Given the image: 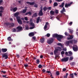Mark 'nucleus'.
I'll use <instances>...</instances> for the list:
<instances>
[{
  "label": "nucleus",
  "instance_id": "e2e57ef3",
  "mask_svg": "<svg viewBox=\"0 0 78 78\" xmlns=\"http://www.w3.org/2000/svg\"><path fill=\"white\" fill-rule=\"evenodd\" d=\"M16 56H17V58H19V57H20V55L19 54H16Z\"/></svg>",
  "mask_w": 78,
  "mask_h": 78
},
{
  "label": "nucleus",
  "instance_id": "49530a36",
  "mask_svg": "<svg viewBox=\"0 0 78 78\" xmlns=\"http://www.w3.org/2000/svg\"><path fill=\"white\" fill-rule=\"evenodd\" d=\"M38 67L39 68V69H41V68H42V65L40 64L38 65Z\"/></svg>",
  "mask_w": 78,
  "mask_h": 78
},
{
  "label": "nucleus",
  "instance_id": "864d4df0",
  "mask_svg": "<svg viewBox=\"0 0 78 78\" xmlns=\"http://www.w3.org/2000/svg\"><path fill=\"white\" fill-rule=\"evenodd\" d=\"M24 67H25L26 68L28 67V65L27 64V65L24 64Z\"/></svg>",
  "mask_w": 78,
  "mask_h": 78
},
{
  "label": "nucleus",
  "instance_id": "f704fd0d",
  "mask_svg": "<svg viewBox=\"0 0 78 78\" xmlns=\"http://www.w3.org/2000/svg\"><path fill=\"white\" fill-rule=\"evenodd\" d=\"M56 74L57 76H58V75H59V71H57L56 72Z\"/></svg>",
  "mask_w": 78,
  "mask_h": 78
},
{
  "label": "nucleus",
  "instance_id": "7c9ffc66",
  "mask_svg": "<svg viewBox=\"0 0 78 78\" xmlns=\"http://www.w3.org/2000/svg\"><path fill=\"white\" fill-rule=\"evenodd\" d=\"M17 10V8L15 7L13 9V12H16Z\"/></svg>",
  "mask_w": 78,
  "mask_h": 78
},
{
  "label": "nucleus",
  "instance_id": "f257e3e1",
  "mask_svg": "<svg viewBox=\"0 0 78 78\" xmlns=\"http://www.w3.org/2000/svg\"><path fill=\"white\" fill-rule=\"evenodd\" d=\"M52 37H56L58 41H61V39L64 38V36L62 35H58L57 34H55L52 35Z\"/></svg>",
  "mask_w": 78,
  "mask_h": 78
},
{
  "label": "nucleus",
  "instance_id": "338daca9",
  "mask_svg": "<svg viewBox=\"0 0 78 78\" xmlns=\"http://www.w3.org/2000/svg\"><path fill=\"white\" fill-rule=\"evenodd\" d=\"M65 55H66V56L67 55H68V52H67V51L65 53Z\"/></svg>",
  "mask_w": 78,
  "mask_h": 78
},
{
  "label": "nucleus",
  "instance_id": "b1692460",
  "mask_svg": "<svg viewBox=\"0 0 78 78\" xmlns=\"http://www.w3.org/2000/svg\"><path fill=\"white\" fill-rule=\"evenodd\" d=\"M70 77L72 78H74V75H73V73H72L69 75Z\"/></svg>",
  "mask_w": 78,
  "mask_h": 78
},
{
  "label": "nucleus",
  "instance_id": "a18cd8bd",
  "mask_svg": "<svg viewBox=\"0 0 78 78\" xmlns=\"http://www.w3.org/2000/svg\"><path fill=\"white\" fill-rule=\"evenodd\" d=\"M55 14H58L59 13L57 9H56L55 11Z\"/></svg>",
  "mask_w": 78,
  "mask_h": 78
},
{
  "label": "nucleus",
  "instance_id": "ea45409f",
  "mask_svg": "<svg viewBox=\"0 0 78 78\" xmlns=\"http://www.w3.org/2000/svg\"><path fill=\"white\" fill-rule=\"evenodd\" d=\"M47 28V26H45V25L44 27V30H45V31H47V30H46V29Z\"/></svg>",
  "mask_w": 78,
  "mask_h": 78
},
{
  "label": "nucleus",
  "instance_id": "2eb2a0df",
  "mask_svg": "<svg viewBox=\"0 0 78 78\" xmlns=\"http://www.w3.org/2000/svg\"><path fill=\"white\" fill-rule=\"evenodd\" d=\"M19 12H16L14 14V16H15L16 17H18V16L19 15Z\"/></svg>",
  "mask_w": 78,
  "mask_h": 78
},
{
  "label": "nucleus",
  "instance_id": "de8ad7c7",
  "mask_svg": "<svg viewBox=\"0 0 78 78\" xmlns=\"http://www.w3.org/2000/svg\"><path fill=\"white\" fill-rule=\"evenodd\" d=\"M71 41H73V42H74V44H76L78 42L77 41V40H71Z\"/></svg>",
  "mask_w": 78,
  "mask_h": 78
},
{
  "label": "nucleus",
  "instance_id": "603ef678",
  "mask_svg": "<svg viewBox=\"0 0 78 78\" xmlns=\"http://www.w3.org/2000/svg\"><path fill=\"white\" fill-rule=\"evenodd\" d=\"M40 9L41 10L40 11H42L43 10V7H42V6H41L40 7Z\"/></svg>",
  "mask_w": 78,
  "mask_h": 78
},
{
  "label": "nucleus",
  "instance_id": "ddd939ff",
  "mask_svg": "<svg viewBox=\"0 0 78 78\" xmlns=\"http://www.w3.org/2000/svg\"><path fill=\"white\" fill-rule=\"evenodd\" d=\"M1 50L3 53H5L7 51V49L6 48H2Z\"/></svg>",
  "mask_w": 78,
  "mask_h": 78
},
{
  "label": "nucleus",
  "instance_id": "c85d7f7f",
  "mask_svg": "<svg viewBox=\"0 0 78 78\" xmlns=\"http://www.w3.org/2000/svg\"><path fill=\"white\" fill-rule=\"evenodd\" d=\"M12 32H13L16 33V31H17V30H16V29L15 28H13L12 29Z\"/></svg>",
  "mask_w": 78,
  "mask_h": 78
},
{
  "label": "nucleus",
  "instance_id": "e433bc0d",
  "mask_svg": "<svg viewBox=\"0 0 78 78\" xmlns=\"http://www.w3.org/2000/svg\"><path fill=\"white\" fill-rule=\"evenodd\" d=\"M16 17L17 20V21L19 20H20V16H18Z\"/></svg>",
  "mask_w": 78,
  "mask_h": 78
},
{
  "label": "nucleus",
  "instance_id": "6e6d98bb",
  "mask_svg": "<svg viewBox=\"0 0 78 78\" xmlns=\"http://www.w3.org/2000/svg\"><path fill=\"white\" fill-rule=\"evenodd\" d=\"M24 20H28V18L27 17H24Z\"/></svg>",
  "mask_w": 78,
  "mask_h": 78
},
{
  "label": "nucleus",
  "instance_id": "72a5a7b5",
  "mask_svg": "<svg viewBox=\"0 0 78 78\" xmlns=\"http://www.w3.org/2000/svg\"><path fill=\"white\" fill-rule=\"evenodd\" d=\"M43 9L44 11H46L47 10V8L46 7H44L43 8Z\"/></svg>",
  "mask_w": 78,
  "mask_h": 78
},
{
  "label": "nucleus",
  "instance_id": "c9c22d12",
  "mask_svg": "<svg viewBox=\"0 0 78 78\" xmlns=\"http://www.w3.org/2000/svg\"><path fill=\"white\" fill-rule=\"evenodd\" d=\"M73 59V57L72 56L69 58V61H72Z\"/></svg>",
  "mask_w": 78,
  "mask_h": 78
},
{
  "label": "nucleus",
  "instance_id": "9d476101",
  "mask_svg": "<svg viewBox=\"0 0 78 78\" xmlns=\"http://www.w3.org/2000/svg\"><path fill=\"white\" fill-rule=\"evenodd\" d=\"M72 4H73V2H71L70 3L68 4H66L65 5V7L68 8V7L70 6L71 5H72Z\"/></svg>",
  "mask_w": 78,
  "mask_h": 78
},
{
  "label": "nucleus",
  "instance_id": "0e129e2a",
  "mask_svg": "<svg viewBox=\"0 0 78 78\" xmlns=\"http://www.w3.org/2000/svg\"><path fill=\"white\" fill-rule=\"evenodd\" d=\"M69 37L71 39H72L73 38V37L72 36H70Z\"/></svg>",
  "mask_w": 78,
  "mask_h": 78
},
{
  "label": "nucleus",
  "instance_id": "bf43d9fd",
  "mask_svg": "<svg viewBox=\"0 0 78 78\" xmlns=\"http://www.w3.org/2000/svg\"><path fill=\"white\" fill-rule=\"evenodd\" d=\"M28 14H29V15H31V14H32V13L31 12H28Z\"/></svg>",
  "mask_w": 78,
  "mask_h": 78
},
{
  "label": "nucleus",
  "instance_id": "3c124183",
  "mask_svg": "<svg viewBox=\"0 0 78 78\" xmlns=\"http://www.w3.org/2000/svg\"><path fill=\"white\" fill-rule=\"evenodd\" d=\"M65 35L66 36H69V34H68L67 32H65Z\"/></svg>",
  "mask_w": 78,
  "mask_h": 78
},
{
  "label": "nucleus",
  "instance_id": "6ab92c4d",
  "mask_svg": "<svg viewBox=\"0 0 78 78\" xmlns=\"http://www.w3.org/2000/svg\"><path fill=\"white\" fill-rule=\"evenodd\" d=\"M29 36H34V34L33 32H31L29 34Z\"/></svg>",
  "mask_w": 78,
  "mask_h": 78
},
{
  "label": "nucleus",
  "instance_id": "39448f33",
  "mask_svg": "<svg viewBox=\"0 0 78 78\" xmlns=\"http://www.w3.org/2000/svg\"><path fill=\"white\" fill-rule=\"evenodd\" d=\"M69 60V57H66L62 59L61 61L62 62H67Z\"/></svg>",
  "mask_w": 78,
  "mask_h": 78
},
{
  "label": "nucleus",
  "instance_id": "c03bdc74",
  "mask_svg": "<svg viewBox=\"0 0 78 78\" xmlns=\"http://www.w3.org/2000/svg\"><path fill=\"white\" fill-rule=\"evenodd\" d=\"M68 53L69 54V55H73V53H72V52L71 51H68Z\"/></svg>",
  "mask_w": 78,
  "mask_h": 78
},
{
  "label": "nucleus",
  "instance_id": "2f4dec72",
  "mask_svg": "<svg viewBox=\"0 0 78 78\" xmlns=\"http://www.w3.org/2000/svg\"><path fill=\"white\" fill-rule=\"evenodd\" d=\"M37 16V13H35L33 15V17H36Z\"/></svg>",
  "mask_w": 78,
  "mask_h": 78
},
{
  "label": "nucleus",
  "instance_id": "aec40b11",
  "mask_svg": "<svg viewBox=\"0 0 78 78\" xmlns=\"http://www.w3.org/2000/svg\"><path fill=\"white\" fill-rule=\"evenodd\" d=\"M45 41V38H42L40 39V42L41 43H44Z\"/></svg>",
  "mask_w": 78,
  "mask_h": 78
},
{
  "label": "nucleus",
  "instance_id": "20e7f679",
  "mask_svg": "<svg viewBox=\"0 0 78 78\" xmlns=\"http://www.w3.org/2000/svg\"><path fill=\"white\" fill-rule=\"evenodd\" d=\"M0 16L2 17V12H3V10H4V8L3 7L1 6L0 7Z\"/></svg>",
  "mask_w": 78,
  "mask_h": 78
},
{
  "label": "nucleus",
  "instance_id": "a878e982",
  "mask_svg": "<svg viewBox=\"0 0 78 78\" xmlns=\"http://www.w3.org/2000/svg\"><path fill=\"white\" fill-rule=\"evenodd\" d=\"M70 65H71V66H74V65H75V62H73L70 63Z\"/></svg>",
  "mask_w": 78,
  "mask_h": 78
},
{
  "label": "nucleus",
  "instance_id": "a19ab883",
  "mask_svg": "<svg viewBox=\"0 0 78 78\" xmlns=\"http://www.w3.org/2000/svg\"><path fill=\"white\" fill-rule=\"evenodd\" d=\"M69 32L70 34H72L73 33V30H69Z\"/></svg>",
  "mask_w": 78,
  "mask_h": 78
},
{
  "label": "nucleus",
  "instance_id": "9b49d317",
  "mask_svg": "<svg viewBox=\"0 0 78 78\" xmlns=\"http://www.w3.org/2000/svg\"><path fill=\"white\" fill-rule=\"evenodd\" d=\"M26 3H27V4H30V5L32 6V5H34L35 3L34 2H26Z\"/></svg>",
  "mask_w": 78,
  "mask_h": 78
},
{
  "label": "nucleus",
  "instance_id": "37998d69",
  "mask_svg": "<svg viewBox=\"0 0 78 78\" xmlns=\"http://www.w3.org/2000/svg\"><path fill=\"white\" fill-rule=\"evenodd\" d=\"M45 36H47V37H50V34H46V36L45 35Z\"/></svg>",
  "mask_w": 78,
  "mask_h": 78
},
{
  "label": "nucleus",
  "instance_id": "8fccbe9b",
  "mask_svg": "<svg viewBox=\"0 0 78 78\" xmlns=\"http://www.w3.org/2000/svg\"><path fill=\"white\" fill-rule=\"evenodd\" d=\"M34 27L32 26V27H30V30H32L33 29H34Z\"/></svg>",
  "mask_w": 78,
  "mask_h": 78
},
{
  "label": "nucleus",
  "instance_id": "c756f323",
  "mask_svg": "<svg viewBox=\"0 0 78 78\" xmlns=\"http://www.w3.org/2000/svg\"><path fill=\"white\" fill-rule=\"evenodd\" d=\"M10 23H4V25H6V26H8L9 25Z\"/></svg>",
  "mask_w": 78,
  "mask_h": 78
},
{
  "label": "nucleus",
  "instance_id": "5701e85b",
  "mask_svg": "<svg viewBox=\"0 0 78 78\" xmlns=\"http://www.w3.org/2000/svg\"><path fill=\"white\" fill-rule=\"evenodd\" d=\"M57 45L58 46H60L61 47H62V48H63V45H62V44L61 43H58L57 44Z\"/></svg>",
  "mask_w": 78,
  "mask_h": 78
},
{
  "label": "nucleus",
  "instance_id": "0eeeda50",
  "mask_svg": "<svg viewBox=\"0 0 78 78\" xmlns=\"http://www.w3.org/2000/svg\"><path fill=\"white\" fill-rule=\"evenodd\" d=\"M73 40H69L68 41H66V44L67 45H69V44H73Z\"/></svg>",
  "mask_w": 78,
  "mask_h": 78
},
{
  "label": "nucleus",
  "instance_id": "58836bf2",
  "mask_svg": "<svg viewBox=\"0 0 78 78\" xmlns=\"http://www.w3.org/2000/svg\"><path fill=\"white\" fill-rule=\"evenodd\" d=\"M39 62H40V60H39V59H37V62H36L37 64H39Z\"/></svg>",
  "mask_w": 78,
  "mask_h": 78
},
{
  "label": "nucleus",
  "instance_id": "5fc2aeb1",
  "mask_svg": "<svg viewBox=\"0 0 78 78\" xmlns=\"http://www.w3.org/2000/svg\"><path fill=\"white\" fill-rule=\"evenodd\" d=\"M55 55V59H56V58L58 57V54H56V55Z\"/></svg>",
  "mask_w": 78,
  "mask_h": 78
},
{
  "label": "nucleus",
  "instance_id": "13d9d810",
  "mask_svg": "<svg viewBox=\"0 0 78 78\" xmlns=\"http://www.w3.org/2000/svg\"><path fill=\"white\" fill-rule=\"evenodd\" d=\"M25 60L26 61H29V59L27 57Z\"/></svg>",
  "mask_w": 78,
  "mask_h": 78
},
{
  "label": "nucleus",
  "instance_id": "f03ea898",
  "mask_svg": "<svg viewBox=\"0 0 78 78\" xmlns=\"http://www.w3.org/2000/svg\"><path fill=\"white\" fill-rule=\"evenodd\" d=\"M54 41V39L53 38H51L47 41V43L49 44H52L53 42Z\"/></svg>",
  "mask_w": 78,
  "mask_h": 78
},
{
  "label": "nucleus",
  "instance_id": "4c0bfd02",
  "mask_svg": "<svg viewBox=\"0 0 78 78\" xmlns=\"http://www.w3.org/2000/svg\"><path fill=\"white\" fill-rule=\"evenodd\" d=\"M57 48H58V51H61L62 50V48L61 47H57Z\"/></svg>",
  "mask_w": 78,
  "mask_h": 78
},
{
  "label": "nucleus",
  "instance_id": "052dcab7",
  "mask_svg": "<svg viewBox=\"0 0 78 78\" xmlns=\"http://www.w3.org/2000/svg\"><path fill=\"white\" fill-rule=\"evenodd\" d=\"M51 7H48V9H49V10H51Z\"/></svg>",
  "mask_w": 78,
  "mask_h": 78
},
{
  "label": "nucleus",
  "instance_id": "4468645a",
  "mask_svg": "<svg viewBox=\"0 0 78 78\" xmlns=\"http://www.w3.org/2000/svg\"><path fill=\"white\" fill-rule=\"evenodd\" d=\"M38 16H43V12H42V11H40L38 13Z\"/></svg>",
  "mask_w": 78,
  "mask_h": 78
},
{
  "label": "nucleus",
  "instance_id": "bb28decb",
  "mask_svg": "<svg viewBox=\"0 0 78 78\" xmlns=\"http://www.w3.org/2000/svg\"><path fill=\"white\" fill-rule=\"evenodd\" d=\"M7 40L8 41H12V40L11 39V37H9L7 38Z\"/></svg>",
  "mask_w": 78,
  "mask_h": 78
},
{
  "label": "nucleus",
  "instance_id": "a211bd4d",
  "mask_svg": "<svg viewBox=\"0 0 78 78\" xmlns=\"http://www.w3.org/2000/svg\"><path fill=\"white\" fill-rule=\"evenodd\" d=\"M41 19V17H38L37 19L36 23H38L39 22L40 19Z\"/></svg>",
  "mask_w": 78,
  "mask_h": 78
},
{
  "label": "nucleus",
  "instance_id": "cd10ccee",
  "mask_svg": "<svg viewBox=\"0 0 78 78\" xmlns=\"http://www.w3.org/2000/svg\"><path fill=\"white\" fill-rule=\"evenodd\" d=\"M64 6V2H63L62 3L61 5H59V7H60V8H63Z\"/></svg>",
  "mask_w": 78,
  "mask_h": 78
},
{
  "label": "nucleus",
  "instance_id": "393cba45",
  "mask_svg": "<svg viewBox=\"0 0 78 78\" xmlns=\"http://www.w3.org/2000/svg\"><path fill=\"white\" fill-rule=\"evenodd\" d=\"M30 24L31 27H34L35 26V24L34 23H33V22L30 23Z\"/></svg>",
  "mask_w": 78,
  "mask_h": 78
},
{
  "label": "nucleus",
  "instance_id": "4be33fe9",
  "mask_svg": "<svg viewBox=\"0 0 78 78\" xmlns=\"http://www.w3.org/2000/svg\"><path fill=\"white\" fill-rule=\"evenodd\" d=\"M17 22L19 23V24H20V25H22V22L21 20H17Z\"/></svg>",
  "mask_w": 78,
  "mask_h": 78
},
{
  "label": "nucleus",
  "instance_id": "09e8293b",
  "mask_svg": "<svg viewBox=\"0 0 78 78\" xmlns=\"http://www.w3.org/2000/svg\"><path fill=\"white\" fill-rule=\"evenodd\" d=\"M61 53L62 55H64V53H65V52L64 51H62L61 52Z\"/></svg>",
  "mask_w": 78,
  "mask_h": 78
},
{
  "label": "nucleus",
  "instance_id": "f8f14e48",
  "mask_svg": "<svg viewBox=\"0 0 78 78\" xmlns=\"http://www.w3.org/2000/svg\"><path fill=\"white\" fill-rule=\"evenodd\" d=\"M9 25H11V26H9V27H8L9 28H11V27H14V23H10Z\"/></svg>",
  "mask_w": 78,
  "mask_h": 78
},
{
  "label": "nucleus",
  "instance_id": "7ed1b4c3",
  "mask_svg": "<svg viewBox=\"0 0 78 78\" xmlns=\"http://www.w3.org/2000/svg\"><path fill=\"white\" fill-rule=\"evenodd\" d=\"M73 49L74 51H78V46L76 45H74L73 46Z\"/></svg>",
  "mask_w": 78,
  "mask_h": 78
},
{
  "label": "nucleus",
  "instance_id": "6e6552de",
  "mask_svg": "<svg viewBox=\"0 0 78 78\" xmlns=\"http://www.w3.org/2000/svg\"><path fill=\"white\" fill-rule=\"evenodd\" d=\"M2 58H5V59H7L8 58V56L6 53L3 54L2 55Z\"/></svg>",
  "mask_w": 78,
  "mask_h": 78
},
{
  "label": "nucleus",
  "instance_id": "dca6fc26",
  "mask_svg": "<svg viewBox=\"0 0 78 78\" xmlns=\"http://www.w3.org/2000/svg\"><path fill=\"white\" fill-rule=\"evenodd\" d=\"M47 73H50V74H51L50 75V76H51V78H54V77H53L52 76H53V75H52L51 73V72H50V71H46Z\"/></svg>",
  "mask_w": 78,
  "mask_h": 78
},
{
  "label": "nucleus",
  "instance_id": "412c9836",
  "mask_svg": "<svg viewBox=\"0 0 78 78\" xmlns=\"http://www.w3.org/2000/svg\"><path fill=\"white\" fill-rule=\"evenodd\" d=\"M50 14L51 15H52V16H53V15L55 14V12H54L53 10H51L50 12Z\"/></svg>",
  "mask_w": 78,
  "mask_h": 78
},
{
  "label": "nucleus",
  "instance_id": "774afa93",
  "mask_svg": "<svg viewBox=\"0 0 78 78\" xmlns=\"http://www.w3.org/2000/svg\"><path fill=\"white\" fill-rule=\"evenodd\" d=\"M46 71V70H45V69H43V70H42V71L43 72V73L45 72Z\"/></svg>",
  "mask_w": 78,
  "mask_h": 78
},
{
  "label": "nucleus",
  "instance_id": "4d7b16f0",
  "mask_svg": "<svg viewBox=\"0 0 78 78\" xmlns=\"http://www.w3.org/2000/svg\"><path fill=\"white\" fill-rule=\"evenodd\" d=\"M25 28L26 30H28L29 29V28H28V26H26Z\"/></svg>",
  "mask_w": 78,
  "mask_h": 78
},
{
  "label": "nucleus",
  "instance_id": "680f3d73",
  "mask_svg": "<svg viewBox=\"0 0 78 78\" xmlns=\"http://www.w3.org/2000/svg\"><path fill=\"white\" fill-rule=\"evenodd\" d=\"M63 51H67V48H63Z\"/></svg>",
  "mask_w": 78,
  "mask_h": 78
},
{
  "label": "nucleus",
  "instance_id": "79ce46f5",
  "mask_svg": "<svg viewBox=\"0 0 78 78\" xmlns=\"http://www.w3.org/2000/svg\"><path fill=\"white\" fill-rule=\"evenodd\" d=\"M27 12V9H23L22 11L23 13H25Z\"/></svg>",
  "mask_w": 78,
  "mask_h": 78
},
{
  "label": "nucleus",
  "instance_id": "69168bd1",
  "mask_svg": "<svg viewBox=\"0 0 78 78\" xmlns=\"http://www.w3.org/2000/svg\"><path fill=\"white\" fill-rule=\"evenodd\" d=\"M34 7H35V8H37V4H35L34 5Z\"/></svg>",
  "mask_w": 78,
  "mask_h": 78
},
{
  "label": "nucleus",
  "instance_id": "1a4fd4ad",
  "mask_svg": "<svg viewBox=\"0 0 78 78\" xmlns=\"http://www.w3.org/2000/svg\"><path fill=\"white\" fill-rule=\"evenodd\" d=\"M59 49H55L54 51V54L55 55H58L59 54Z\"/></svg>",
  "mask_w": 78,
  "mask_h": 78
},
{
  "label": "nucleus",
  "instance_id": "f3484780",
  "mask_svg": "<svg viewBox=\"0 0 78 78\" xmlns=\"http://www.w3.org/2000/svg\"><path fill=\"white\" fill-rule=\"evenodd\" d=\"M63 12H66V10H62V11H60V12L61 13H62L65 16H66V14H65V13H64Z\"/></svg>",
  "mask_w": 78,
  "mask_h": 78
},
{
  "label": "nucleus",
  "instance_id": "473e14b6",
  "mask_svg": "<svg viewBox=\"0 0 78 78\" xmlns=\"http://www.w3.org/2000/svg\"><path fill=\"white\" fill-rule=\"evenodd\" d=\"M58 5V3L57 2H54L53 6H57Z\"/></svg>",
  "mask_w": 78,
  "mask_h": 78
},
{
  "label": "nucleus",
  "instance_id": "423d86ee",
  "mask_svg": "<svg viewBox=\"0 0 78 78\" xmlns=\"http://www.w3.org/2000/svg\"><path fill=\"white\" fill-rule=\"evenodd\" d=\"M16 29L17 30V32H19L20 31L22 30V29H23V28H22V27L19 26L16 27Z\"/></svg>",
  "mask_w": 78,
  "mask_h": 78
}]
</instances>
